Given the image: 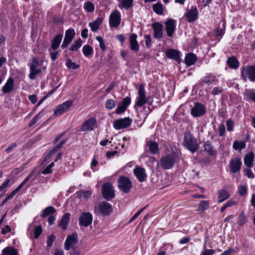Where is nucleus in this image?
I'll list each match as a JSON object with an SVG mask.
<instances>
[{
	"instance_id": "obj_1",
	"label": "nucleus",
	"mask_w": 255,
	"mask_h": 255,
	"mask_svg": "<svg viewBox=\"0 0 255 255\" xmlns=\"http://www.w3.org/2000/svg\"><path fill=\"white\" fill-rule=\"evenodd\" d=\"M184 146L192 153H194L199 148V144L196 138L190 132H186L184 135Z\"/></svg>"
},
{
	"instance_id": "obj_2",
	"label": "nucleus",
	"mask_w": 255,
	"mask_h": 255,
	"mask_svg": "<svg viewBox=\"0 0 255 255\" xmlns=\"http://www.w3.org/2000/svg\"><path fill=\"white\" fill-rule=\"evenodd\" d=\"M42 63L40 62L36 58L33 57L32 59L31 63L29 64L30 73L29 78L31 80L35 79L36 76L41 72V69L40 66Z\"/></svg>"
},
{
	"instance_id": "obj_3",
	"label": "nucleus",
	"mask_w": 255,
	"mask_h": 255,
	"mask_svg": "<svg viewBox=\"0 0 255 255\" xmlns=\"http://www.w3.org/2000/svg\"><path fill=\"white\" fill-rule=\"evenodd\" d=\"M175 162V156L168 154L161 157L160 159V165L163 169L167 170L171 168Z\"/></svg>"
},
{
	"instance_id": "obj_4",
	"label": "nucleus",
	"mask_w": 255,
	"mask_h": 255,
	"mask_svg": "<svg viewBox=\"0 0 255 255\" xmlns=\"http://www.w3.org/2000/svg\"><path fill=\"white\" fill-rule=\"evenodd\" d=\"M102 191L103 197L107 200H111L115 196L114 187L109 182H106L103 185Z\"/></svg>"
},
{
	"instance_id": "obj_5",
	"label": "nucleus",
	"mask_w": 255,
	"mask_h": 255,
	"mask_svg": "<svg viewBox=\"0 0 255 255\" xmlns=\"http://www.w3.org/2000/svg\"><path fill=\"white\" fill-rule=\"evenodd\" d=\"M241 76L245 81L248 77L251 81H255V66H249L243 68L242 70Z\"/></svg>"
},
{
	"instance_id": "obj_6",
	"label": "nucleus",
	"mask_w": 255,
	"mask_h": 255,
	"mask_svg": "<svg viewBox=\"0 0 255 255\" xmlns=\"http://www.w3.org/2000/svg\"><path fill=\"white\" fill-rule=\"evenodd\" d=\"M118 187L123 192L126 193L129 191L132 187L129 179L125 176H121L118 180Z\"/></svg>"
},
{
	"instance_id": "obj_7",
	"label": "nucleus",
	"mask_w": 255,
	"mask_h": 255,
	"mask_svg": "<svg viewBox=\"0 0 255 255\" xmlns=\"http://www.w3.org/2000/svg\"><path fill=\"white\" fill-rule=\"evenodd\" d=\"M131 122L132 120L128 117L120 119L114 122L113 127L115 129L120 130L128 128L130 126Z\"/></svg>"
},
{
	"instance_id": "obj_8",
	"label": "nucleus",
	"mask_w": 255,
	"mask_h": 255,
	"mask_svg": "<svg viewBox=\"0 0 255 255\" xmlns=\"http://www.w3.org/2000/svg\"><path fill=\"white\" fill-rule=\"evenodd\" d=\"M206 113L205 106L200 103H195L194 106L191 110V114L194 117H201Z\"/></svg>"
},
{
	"instance_id": "obj_9",
	"label": "nucleus",
	"mask_w": 255,
	"mask_h": 255,
	"mask_svg": "<svg viewBox=\"0 0 255 255\" xmlns=\"http://www.w3.org/2000/svg\"><path fill=\"white\" fill-rule=\"evenodd\" d=\"M72 104L73 101L68 100L57 106L54 110V116L57 117L62 115L69 109Z\"/></svg>"
},
{
	"instance_id": "obj_10",
	"label": "nucleus",
	"mask_w": 255,
	"mask_h": 255,
	"mask_svg": "<svg viewBox=\"0 0 255 255\" xmlns=\"http://www.w3.org/2000/svg\"><path fill=\"white\" fill-rule=\"evenodd\" d=\"M147 102L146 98L145 91L143 85L141 84L139 86L138 89V97L136 98L135 105L139 107H141Z\"/></svg>"
},
{
	"instance_id": "obj_11",
	"label": "nucleus",
	"mask_w": 255,
	"mask_h": 255,
	"mask_svg": "<svg viewBox=\"0 0 255 255\" xmlns=\"http://www.w3.org/2000/svg\"><path fill=\"white\" fill-rule=\"evenodd\" d=\"M241 158L235 157L231 159L229 164L230 172L233 173L239 172L241 168Z\"/></svg>"
},
{
	"instance_id": "obj_12",
	"label": "nucleus",
	"mask_w": 255,
	"mask_h": 255,
	"mask_svg": "<svg viewBox=\"0 0 255 255\" xmlns=\"http://www.w3.org/2000/svg\"><path fill=\"white\" fill-rule=\"evenodd\" d=\"M93 221V216L90 212H83L79 217V225L87 227L90 225Z\"/></svg>"
},
{
	"instance_id": "obj_13",
	"label": "nucleus",
	"mask_w": 255,
	"mask_h": 255,
	"mask_svg": "<svg viewBox=\"0 0 255 255\" xmlns=\"http://www.w3.org/2000/svg\"><path fill=\"white\" fill-rule=\"evenodd\" d=\"M121 14L117 10H114L110 16L109 23L111 27L116 28L121 23Z\"/></svg>"
},
{
	"instance_id": "obj_14",
	"label": "nucleus",
	"mask_w": 255,
	"mask_h": 255,
	"mask_svg": "<svg viewBox=\"0 0 255 255\" xmlns=\"http://www.w3.org/2000/svg\"><path fill=\"white\" fill-rule=\"evenodd\" d=\"M164 24L167 36L172 37L176 29V20L172 18H168Z\"/></svg>"
},
{
	"instance_id": "obj_15",
	"label": "nucleus",
	"mask_w": 255,
	"mask_h": 255,
	"mask_svg": "<svg viewBox=\"0 0 255 255\" xmlns=\"http://www.w3.org/2000/svg\"><path fill=\"white\" fill-rule=\"evenodd\" d=\"M78 243V235L76 233H73L71 235L68 236L65 243L64 249L68 251Z\"/></svg>"
},
{
	"instance_id": "obj_16",
	"label": "nucleus",
	"mask_w": 255,
	"mask_h": 255,
	"mask_svg": "<svg viewBox=\"0 0 255 255\" xmlns=\"http://www.w3.org/2000/svg\"><path fill=\"white\" fill-rule=\"evenodd\" d=\"M75 35V30L73 28L68 29L66 31L65 38L61 45L62 48L65 49L69 45L74 38Z\"/></svg>"
},
{
	"instance_id": "obj_17",
	"label": "nucleus",
	"mask_w": 255,
	"mask_h": 255,
	"mask_svg": "<svg viewBox=\"0 0 255 255\" xmlns=\"http://www.w3.org/2000/svg\"><path fill=\"white\" fill-rule=\"evenodd\" d=\"M189 22L195 21L198 17V11L196 6H192L190 9L187 10L185 15Z\"/></svg>"
},
{
	"instance_id": "obj_18",
	"label": "nucleus",
	"mask_w": 255,
	"mask_h": 255,
	"mask_svg": "<svg viewBox=\"0 0 255 255\" xmlns=\"http://www.w3.org/2000/svg\"><path fill=\"white\" fill-rule=\"evenodd\" d=\"M152 27L154 32V37L160 40L163 38V25L159 22L152 24Z\"/></svg>"
},
{
	"instance_id": "obj_19",
	"label": "nucleus",
	"mask_w": 255,
	"mask_h": 255,
	"mask_svg": "<svg viewBox=\"0 0 255 255\" xmlns=\"http://www.w3.org/2000/svg\"><path fill=\"white\" fill-rule=\"evenodd\" d=\"M131 99L127 97L124 98L122 102L118 105L116 109V113L118 114H121L123 113L127 109L128 106L130 104Z\"/></svg>"
},
{
	"instance_id": "obj_20",
	"label": "nucleus",
	"mask_w": 255,
	"mask_h": 255,
	"mask_svg": "<svg viewBox=\"0 0 255 255\" xmlns=\"http://www.w3.org/2000/svg\"><path fill=\"white\" fill-rule=\"evenodd\" d=\"M96 126V121L95 118H91L86 121L81 128L82 131H90L94 129Z\"/></svg>"
},
{
	"instance_id": "obj_21",
	"label": "nucleus",
	"mask_w": 255,
	"mask_h": 255,
	"mask_svg": "<svg viewBox=\"0 0 255 255\" xmlns=\"http://www.w3.org/2000/svg\"><path fill=\"white\" fill-rule=\"evenodd\" d=\"M98 209L104 215H109L113 210L111 205L106 202H103L98 205Z\"/></svg>"
},
{
	"instance_id": "obj_22",
	"label": "nucleus",
	"mask_w": 255,
	"mask_h": 255,
	"mask_svg": "<svg viewBox=\"0 0 255 255\" xmlns=\"http://www.w3.org/2000/svg\"><path fill=\"white\" fill-rule=\"evenodd\" d=\"M33 175V172H31L25 179L21 182V183L14 190H13L7 197L10 200L24 186V185L30 180Z\"/></svg>"
},
{
	"instance_id": "obj_23",
	"label": "nucleus",
	"mask_w": 255,
	"mask_h": 255,
	"mask_svg": "<svg viewBox=\"0 0 255 255\" xmlns=\"http://www.w3.org/2000/svg\"><path fill=\"white\" fill-rule=\"evenodd\" d=\"M133 172L135 176L140 182H142L146 179L147 175L144 168L136 167L134 168Z\"/></svg>"
},
{
	"instance_id": "obj_24",
	"label": "nucleus",
	"mask_w": 255,
	"mask_h": 255,
	"mask_svg": "<svg viewBox=\"0 0 255 255\" xmlns=\"http://www.w3.org/2000/svg\"><path fill=\"white\" fill-rule=\"evenodd\" d=\"M14 79L9 77L4 85L2 87L1 91L3 94H8L14 89Z\"/></svg>"
},
{
	"instance_id": "obj_25",
	"label": "nucleus",
	"mask_w": 255,
	"mask_h": 255,
	"mask_svg": "<svg viewBox=\"0 0 255 255\" xmlns=\"http://www.w3.org/2000/svg\"><path fill=\"white\" fill-rule=\"evenodd\" d=\"M137 36L136 34L132 33L130 36L129 44L130 49L131 51L137 52L139 50V45L137 41Z\"/></svg>"
},
{
	"instance_id": "obj_26",
	"label": "nucleus",
	"mask_w": 255,
	"mask_h": 255,
	"mask_svg": "<svg viewBox=\"0 0 255 255\" xmlns=\"http://www.w3.org/2000/svg\"><path fill=\"white\" fill-rule=\"evenodd\" d=\"M225 31V23L224 21L220 22L217 27V28L215 29L214 34L215 36L217 38H219V40H220L221 38L223 37Z\"/></svg>"
},
{
	"instance_id": "obj_27",
	"label": "nucleus",
	"mask_w": 255,
	"mask_h": 255,
	"mask_svg": "<svg viewBox=\"0 0 255 255\" xmlns=\"http://www.w3.org/2000/svg\"><path fill=\"white\" fill-rule=\"evenodd\" d=\"M103 18L102 17H98L94 21L89 23V26L93 32H97L100 28V25L102 23Z\"/></svg>"
},
{
	"instance_id": "obj_28",
	"label": "nucleus",
	"mask_w": 255,
	"mask_h": 255,
	"mask_svg": "<svg viewBox=\"0 0 255 255\" xmlns=\"http://www.w3.org/2000/svg\"><path fill=\"white\" fill-rule=\"evenodd\" d=\"M165 54L168 58L174 59L176 61H178L180 58L179 52L173 49L167 50Z\"/></svg>"
},
{
	"instance_id": "obj_29",
	"label": "nucleus",
	"mask_w": 255,
	"mask_h": 255,
	"mask_svg": "<svg viewBox=\"0 0 255 255\" xmlns=\"http://www.w3.org/2000/svg\"><path fill=\"white\" fill-rule=\"evenodd\" d=\"M70 214L69 213L64 214L58 225L59 227L64 230L67 229V226L70 220Z\"/></svg>"
},
{
	"instance_id": "obj_30",
	"label": "nucleus",
	"mask_w": 255,
	"mask_h": 255,
	"mask_svg": "<svg viewBox=\"0 0 255 255\" xmlns=\"http://www.w3.org/2000/svg\"><path fill=\"white\" fill-rule=\"evenodd\" d=\"M204 148L205 151L208 153L209 155L214 156L217 154L216 150L209 141H206L204 143Z\"/></svg>"
},
{
	"instance_id": "obj_31",
	"label": "nucleus",
	"mask_w": 255,
	"mask_h": 255,
	"mask_svg": "<svg viewBox=\"0 0 255 255\" xmlns=\"http://www.w3.org/2000/svg\"><path fill=\"white\" fill-rule=\"evenodd\" d=\"M254 157V154L253 152H250L246 154L244 157L245 164L248 167H252L253 165Z\"/></svg>"
},
{
	"instance_id": "obj_32",
	"label": "nucleus",
	"mask_w": 255,
	"mask_h": 255,
	"mask_svg": "<svg viewBox=\"0 0 255 255\" xmlns=\"http://www.w3.org/2000/svg\"><path fill=\"white\" fill-rule=\"evenodd\" d=\"M62 34H58L51 41V47L52 49L56 50L58 48L62 41Z\"/></svg>"
},
{
	"instance_id": "obj_33",
	"label": "nucleus",
	"mask_w": 255,
	"mask_h": 255,
	"mask_svg": "<svg viewBox=\"0 0 255 255\" xmlns=\"http://www.w3.org/2000/svg\"><path fill=\"white\" fill-rule=\"evenodd\" d=\"M146 145L148 147L149 151L152 154L157 153L159 151L158 144L155 141H147L146 142Z\"/></svg>"
},
{
	"instance_id": "obj_34",
	"label": "nucleus",
	"mask_w": 255,
	"mask_h": 255,
	"mask_svg": "<svg viewBox=\"0 0 255 255\" xmlns=\"http://www.w3.org/2000/svg\"><path fill=\"white\" fill-rule=\"evenodd\" d=\"M215 76L210 74L204 77V78L200 81L199 84L201 86H203L204 84L209 85L213 84L215 81Z\"/></svg>"
},
{
	"instance_id": "obj_35",
	"label": "nucleus",
	"mask_w": 255,
	"mask_h": 255,
	"mask_svg": "<svg viewBox=\"0 0 255 255\" xmlns=\"http://www.w3.org/2000/svg\"><path fill=\"white\" fill-rule=\"evenodd\" d=\"M218 203H220L224 202L230 197V194L226 190H221L218 191Z\"/></svg>"
},
{
	"instance_id": "obj_36",
	"label": "nucleus",
	"mask_w": 255,
	"mask_h": 255,
	"mask_svg": "<svg viewBox=\"0 0 255 255\" xmlns=\"http://www.w3.org/2000/svg\"><path fill=\"white\" fill-rule=\"evenodd\" d=\"M197 60V57L193 53H188L186 55L185 58V62L188 66L194 64Z\"/></svg>"
},
{
	"instance_id": "obj_37",
	"label": "nucleus",
	"mask_w": 255,
	"mask_h": 255,
	"mask_svg": "<svg viewBox=\"0 0 255 255\" xmlns=\"http://www.w3.org/2000/svg\"><path fill=\"white\" fill-rule=\"evenodd\" d=\"M2 255H18V251L14 247L8 246L2 250Z\"/></svg>"
},
{
	"instance_id": "obj_38",
	"label": "nucleus",
	"mask_w": 255,
	"mask_h": 255,
	"mask_svg": "<svg viewBox=\"0 0 255 255\" xmlns=\"http://www.w3.org/2000/svg\"><path fill=\"white\" fill-rule=\"evenodd\" d=\"M228 65L233 69H237L239 67L240 63L235 57H231L227 60Z\"/></svg>"
},
{
	"instance_id": "obj_39",
	"label": "nucleus",
	"mask_w": 255,
	"mask_h": 255,
	"mask_svg": "<svg viewBox=\"0 0 255 255\" xmlns=\"http://www.w3.org/2000/svg\"><path fill=\"white\" fill-rule=\"evenodd\" d=\"M244 94L249 100L255 103V89H246Z\"/></svg>"
},
{
	"instance_id": "obj_40",
	"label": "nucleus",
	"mask_w": 255,
	"mask_h": 255,
	"mask_svg": "<svg viewBox=\"0 0 255 255\" xmlns=\"http://www.w3.org/2000/svg\"><path fill=\"white\" fill-rule=\"evenodd\" d=\"M246 142L244 141L236 140L234 142L233 147L235 150H241L246 147Z\"/></svg>"
},
{
	"instance_id": "obj_41",
	"label": "nucleus",
	"mask_w": 255,
	"mask_h": 255,
	"mask_svg": "<svg viewBox=\"0 0 255 255\" xmlns=\"http://www.w3.org/2000/svg\"><path fill=\"white\" fill-rule=\"evenodd\" d=\"M82 51L85 57H88L93 54V49L89 45H85L83 47Z\"/></svg>"
},
{
	"instance_id": "obj_42",
	"label": "nucleus",
	"mask_w": 255,
	"mask_h": 255,
	"mask_svg": "<svg viewBox=\"0 0 255 255\" xmlns=\"http://www.w3.org/2000/svg\"><path fill=\"white\" fill-rule=\"evenodd\" d=\"M153 11L158 14L161 15L163 13V5L160 2H157L152 6Z\"/></svg>"
},
{
	"instance_id": "obj_43",
	"label": "nucleus",
	"mask_w": 255,
	"mask_h": 255,
	"mask_svg": "<svg viewBox=\"0 0 255 255\" xmlns=\"http://www.w3.org/2000/svg\"><path fill=\"white\" fill-rule=\"evenodd\" d=\"M56 212L55 209L52 206H49L46 208L42 212L41 216L44 218L47 216L52 215V214Z\"/></svg>"
},
{
	"instance_id": "obj_44",
	"label": "nucleus",
	"mask_w": 255,
	"mask_h": 255,
	"mask_svg": "<svg viewBox=\"0 0 255 255\" xmlns=\"http://www.w3.org/2000/svg\"><path fill=\"white\" fill-rule=\"evenodd\" d=\"M92 195V192L89 190H81L77 192V196L79 198L83 197L84 199H88Z\"/></svg>"
},
{
	"instance_id": "obj_45",
	"label": "nucleus",
	"mask_w": 255,
	"mask_h": 255,
	"mask_svg": "<svg viewBox=\"0 0 255 255\" xmlns=\"http://www.w3.org/2000/svg\"><path fill=\"white\" fill-rule=\"evenodd\" d=\"M82 40L81 38H79L77 40L74 41L70 47V50L72 51H77L78 49L82 46Z\"/></svg>"
},
{
	"instance_id": "obj_46",
	"label": "nucleus",
	"mask_w": 255,
	"mask_h": 255,
	"mask_svg": "<svg viewBox=\"0 0 255 255\" xmlns=\"http://www.w3.org/2000/svg\"><path fill=\"white\" fill-rule=\"evenodd\" d=\"M209 207V202L208 201H202L199 206V208L198 210L202 213L206 210H207Z\"/></svg>"
},
{
	"instance_id": "obj_47",
	"label": "nucleus",
	"mask_w": 255,
	"mask_h": 255,
	"mask_svg": "<svg viewBox=\"0 0 255 255\" xmlns=\"http://www.w3.org/2000/svg\"><path fill=\"white\" fill-rule=\"evenodd\" d=\"M247 222V218L243 213H241L238 217V224L239 226H243Z\"/></svg>"
},
{
	"instance_id": "obj_48",
	"label": "nucleus",
	"mask_w": 255,
	"mask_h": 255,
	"mask_svg": "<svg viewBox=\"0 0 255 255\" xmlns=\"http://www.w3.org/2000/svg\"><path fill=\"white\" fill-rule=\"evenodd\" d=\"M84 8L89 12H93L95 9V6L93 3L91 1H88L85 3Z\"/></svg>"
},
{
	"instance_id": "obj_49",
	"label": "nucleus",
	"mask_w": 255,
	"mask_h": 255,
	"mask_svg": "<svg viewBox=\"0 0 255 255\" xmlns=\"http://www.w3.org/2000/svg\"><path fill=\"white\" fill-rule=\"evenodd\" d=\"M116 102L113 99H108L107 100L105 106L107 109L109 110H112L116 106Z\"/></svg>"
},
{
	"instance_id": "obj_50",
	"label": "nucleus",
	"mask_w": 255,
	"mask_h": 255,
	"mask_svg": "<svg viewBox=\"0 0 255 255\" xmlns=\"http://www.w3.org/2000/svg\"><path fill=\"white\" fill-rule=\"evenodd\" d=\"M67 67L69 69H76L79 67L78 65H76L75 63L73 62L70 59L67 60L66 62Z\"/></svg>"
},
{
	"instance_id": "obj_51",
	"label": "nucleus",
	"mask_w": 255,
	"mask_h": 255,
	"mask_svg": "<svg viewBox=\"0 0 255 255\" xmlns=\"http://www.w3.org/2000/svg\"><path fill=\"white\" fill-rule=\"evenodd\" d=\"M41 113H38L36 116H35L31 121V122L28 124L29 127H32L34 125H35L38 121L41 118L40 116Z\"/></svg>"
},
{
	"instance_id": "obj_52",
	"label": "nucleus",
	"mask_w": 255,
	"mask_h": 255,
	"mask_svg": "<svg viewBox=\"0 0 255 255\" xmlns=\"http://www.w3.org/2000/svg\"><path fill=\"white\" fill-rule=\"evenodd\" d=\"M96 39L97 40H98L99 42V46H100V48L103 50V51H105L106 49V47L104 44V40L102 38V37H101L100 36H98L96 37Z\"/></svg>"
},
{
	"instance_id": "obj_53",
	"label": "nucleus",
	"mask_w": 255,
	"mask_h": 255,
	"mask_svg": "<svg viewBox=\"0 0 255 255\" xmlns=\"http://www.w3.org/2000/svg\"><path fill=\"white\" fill-rule=\"evenodd\" d=\"M147 206H145L142 209H141L140 210H139L138 212H137L132 217V218L129 220L128 221L129 223H130L132 221H133L134 220H135L138 216L146 208Z\"/></svg>"
},
{
	"instance_id": "obj_54",
	"label": "nucleus",
	"mask_w": 255,
	"mask_h": 255,
	"mask_svg": "<svg viewBox=\"0 0 255 255\" xmlns=\"http://www.w3.org/2000/svg\"><path fill=\"white\" fill-rule=\"evenodd\" d=\"M42 232V227L41 226H38L35 227L34 230V237L35 239H37Z\"/></svg>"
},
{
	"instance_id": "obj_55",
	"label": "nucleus",
	"mask_w": 255,
	"mask_h": 255,
	"mask_svg": "<svg viewBox=\"0 0 255 255\" xmlns=\"http://www.w3.org/2000/svg\"><path fill=\"white\" fill-rule=\"evenodd\" d=\"M247 189L244 185H240L238 188V193L241 196H245L247 194Z\"/></svg>"
},
{
	"instance_id": "obj_56",
	"label": "nucleus",
	"mask_w": 255,
	"mask_h": 255,
	"mask_svg": "<svg viewBox=\"0 0 255 255\" xmlns=\"http://www.w3.org/2000/svg\"><path fill=\"white\" fill-rule=\"evenodd\" d=\"M227 128L228 131H233L234 128V123L231 119H228L226 121Z\"/></svg>"
},
{
	"instance_id": "obj_57",
	"label": "nucleus",
	"mask_w": 255,
	"mask_h": 255,
	"mask_svg": "<svg viewBox=\"0 0 255 255\" xmlns=\"http://www.w3.org/2000/svg\"><path fill=\"white\" fill-rule=\"evenodd\" d=\"M55 239V237L53 235H51L48 237L47 240V246L48 247H51L52 245L54 240Z\"/></svg>"
},
{
	"instance_id": "obj_58",
	"label": "nucleus",
	"mask_w": 255,
	"mask_h": 255,
	"mask_svg": "<svg viewBox=\"0 0 255 255\" xmlns=\"http://www.w3.org/2000/svg\"><path fill=\"white\" fill-rule=\"evenodd\" d=\"M9 182L10 180L8 179H6L0 186V192L6 189L8 186Z\"/></svg>"
},
{
	"instance_id": "obj_59",
	"label": "nucleus",
	"mask_w": 255,
	"mask_h": 255,
	"mask_svg": "<svg viewBox=\"0 0 255 255\" xmlns=\"http://www.w3.org/2000/svg\"><path fill=\"white\" fill-rule=\"evenodd\" d=\"M132 0H123V6L126 8H128L132 4Z\"/></svg>"
},
{
	"instance_id": "obj_60",
	"label": "nucleus",
	"mask_w": 255,
	"mask_h": 255,
	"mask_svg": "<svg viewBox=\"0 0 255 255\" xmlns=\"http://www.w3.org/2000/svg\"><path fill=\"white\" fill-rule=\"evenodd\" d=\"M215 252L212 249H205L201 254L200 255H213Z\"/></svg>"
},
{
	"instance_id": "obj_61",
	"label": "nucleus",
	"mask_w": 255,
	"mask_h": 255,
	"mask_svg": "<svg viewBox=\"0 0 255 255\" xmlns=\"http://www.w3.org/2000/svg\"><path fill=\"white\" fill-rule=\"evenodd\" d=\"M223 92V89L221 88L215 87L211 92L213 95H217Z\"/></svg>"
},
{
	"instance_id": "obj_62",
	"label": "nucleus",
	"mask_w": 255,
	"mask_h": 255,
	"mask_svg": "<svg viewBox=\"0 0 255 255\" xmlns=\"http://www.w3.org/2000/svg\"><path fill=\"white\" fill-rule=\"evenodd\" d=\"M226 131L225 126L224 124H220L219 126V136H222L225 134Z\"/></svg>"
},
{
	"instance_id": "obj_63",
	"label": "nucleus",
	"mask_w": 255,
	"mask_h": 255,
	"mask_svg": "<svg viewBox=\"0 0 255 255\" xmlns=\"http://www.w3.org/2000/svg\"><path fill=\"white\" fill-rule=\"evenodd\" d=\"M61 148L58 147L57 145H56L49 153V154L47 155L46 158H50L51 156L55 154V152L58 151L59 150H60Z\"/></svg>"
},
{
	"instance_id": "obj_64",
	"label": "nucleus",
	"mask_w": 255,
	"mask_h": 255,
	"mask_svg": "<svg viewBox=\"0 0 255 255\" xmlns=\"http://www.w3.org/2000/svg\"><path fill=\"white\" fill-rule=\"evenodd\" d=\"M61 148L58 147L57 145H56L49 153V154L47 155L46 158H50L51 156L55 154V152L58 151L59 150H60Z\"/></svg>"
}]
</instances>
